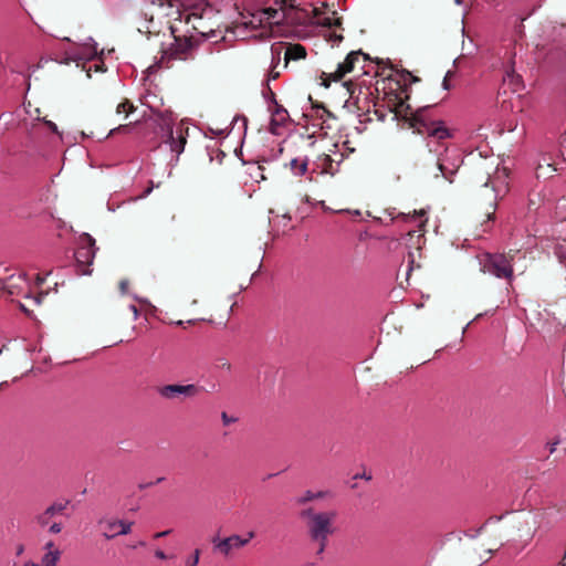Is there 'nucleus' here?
Instances as JSON below:
<instances>
[{"instance_id":"nucleus-1","label":"nucleus","mask_w":566,"mask_h":566,"mask_svg":"<svg viewBox=\"0 0 566 566\" xmlns=\"http://www.w3.org/2000/svg\"><path fill=\"white\" fill-rule=\"evenodd\" d=\"M275 7H256L245 9L242 13L243 24L247 28L256 29L265 24H286L294 27L329 25L328 18H321L317 8L311 3L303 7L295 0H274Z\"/></svg>"},{"instance_id":"nucleus-2","label":"nucleus","mask_w":566,"mask_h":566,"mask_svg":"<svg viewBox=\"0 0 566 566\" xmlns=\"http://www.w3.org/2000/svg\"><path fill=\"white\" fill-rule=\"evenodd\" d=\"M150 125L155 134L161 138V143L169 147L171 153L169 166H177L180 155L185 151L189 127L184 123L174 125L171 116L164 113H159L158 116L150 122Z\"/></svg>"},{"instance_id":"nucleus-3","label":"nucleus","mask_w":566,"mask_h":566,"mask_svg":"<svg viewBox=\"0 0 566 566\" xmlns=\"http://www.w3.org/2000/svg\"><path fill=\"white\" fill-rule=\"evenodd\" d=\"M300 518L305 522L307 534L312 542L317 543L316 555L321 556L328 542V536L334 533L335 511L317 512L313 507L304 509L300 512Z\"/></svg>"},{"instance_id":"nucleus-4","label":"nucleus","mask_w":566,"mask_h":566,"mask_svg":"<svg viewBox=\"0 0 566 566\" xmlns=\"http://www.w3.org/2000/svg\"><path fill=\"white\" fill-rule=\"evenodd\" d=\"M172 34V42L161 48V55L159 61L149 66V70L170 69L175 61H190L193 60L199 46V43L191 36L176 35L175 29L170 27Z\"/></svg>"},{"instance_id":"nucleus-5","label":"nucleus","mask_w":566,"mask_h":566,"mask_svg":"<svg viewBox=\"0 0 566 566\" xmlns=\"http://www.w3.org/2000/svg\"><path fill=\"white\" fill-rule=\"evenodd\" d=\"M411 127L419 134H427L429 137L446 139L451 137L450 130L442 120H430L427 116V109H418L411 117Z\"/></svg>"},{"instance_id":"nucleus-6","label":"nucleus","mask_w":566,"mask_h":566,"mask_svg":"<svg viewBox=\"0 0 566 566\" xmlns=\"http://www.w3.org/2000/svg\"><path fill=\"white\" fill-rule=\"evenodd\" d=\"M482 271L494 275L497 279H513V266L502 253H484L480 258Z\"/></svg>"},{"instance_id":"nucleus-7","label":"nucleus","mask_w":566,"mask_h":566,"mask_svg":"<svg viewBox=\"0 0 566 566\" xmlns=\"http://www.w3.org/2000/svg\"><path fill=\"white\" fill-rule=\"evenodd\" d=\"M96 250L95 240L88 233H84L82 237V244L74 253L81 274H91L92 271L90 270V266L94 261Z\"/></svg>"},{"instance_id":"nucleus-8","label":"nucleus","mask_w":566,"mask_h":566,"mask_svg":"<svg viewBox=\"0 0 566 566\" xmlns=\"http://www.w3.org/2000/svg\"><path fill=\"white\" fill-rule=\"evenodd\" d=\"M253 537L254 532H249L244 538L240 535H231L226 538L216 537L212 539V544L216 551L228 556L232 549L245 546Z\"/></svg>"},{"instance_id":"nucleus-9","label":"nucleus","mask_w":566,"mask_h":566,"mask_svg":"<svg viewBox=\"0 0 566 566\" xmlns=\"http://www.w3.org/2000/svg\"><path fill=\"white\" fill-rule=\"evenodd\" d=\"M67 57L72 61H92L98 55L97 43L93 38L87 40L66 52Z\"/></svg>"},{"instance_id":"nucleus-10","label":"nucleus","mask_w":566,"mask_h":566,"mask_svg":"<svg viewBox=\"0 0 566 566\" xmlns=\"http://www.w3.org/2000/svg\"><path fill=\"white\" fill-rule=\"evenodd\" d=\"M269 112L271 113L269 130L271 134L279 136L282 134V128L285 127L290 119L289 112L280 104L270 107Z\"/></svg>"},{"instance_id":"nucleus-11","label":"nucleus","mask_w":566,"mask_h":566,"mask_svg":"<svg viewBox=\"0 0 566 566\" xmlns=\"http://www.w3.org/2000/svg\"><path fill=\"white\" fill-rule=\"evenodd\" d=\"M198 392V389L195 385H167L159 388V395L167 399H174L179 395H184L187 397L195 396Z\"/></svg>"},{"instance_id":"nucleus-12","label":"nucleus","mask_w":566,"mask_h":566,"mask_svg":"<svg viewBox=\"0 0 566 566\" xmlns=\"http://www.w3.org/2000/svg\"><path fill=\"white\" fill-rule=\"evenodd\" d=\"M360 55H363L361 51L350 52L345 61L337 65V70L331 73V78L335 82L342 80L347 73L354 70L355 63L359 60Z\"/></svg>"},{"instance_id":"nucleus-13","label":"nucleus","mask_w":566,"mask_h":566,"mask_svg":"<svg viewBox=\"0 0 566 566\" xmlns=\"http://www.w3.org/2000/svg\"><path fill=\"white\" fill-rule=\"evenodd\" d=\"M311 116L321 120V123H317L316 125H319L322 129H332V122L336 119L333 113L318 103L312 105Z\"/></svg>"},{"instance_id":"nucleus-14","label":"nucleus","mask_w":566,"mask_h":566,"mask_svg":"<svg viewBox=\"0 0 566 566\" xmlns=\"http://www.w3.org/2000/svg\"><path fill=\"white\" fill-rule=\"evenodd\" d=\"M133 523L125 521H112L107 523L109 533H104L106 538H113L117 535H126L130 532Z\"/></svg>"},{"instance_id":"nucleus-15","label":"nucleus","mask_w":566,"mask_h":566,"mask_svg":"<svg viewBox=\"0 0 566 566\" xmlns=\"http://www.w3.org/2000/svg\"><path fill=\"white\" fill-rule=\"evenodd\" d=\"M305 56H306V50L303 45L293 44V45L285 46V50H284L285 66L287 65L289 61L305 59Z\"/></svg>"},{"instance_id":"nucleus-16","label":"nucleus","mask_w":566,"mask_h":566,"mask_svg":"<svg viewBox=\"0 0 566 566\" xmlns=\"http://www.w3.org/2000/svg\"><path fill=\"white\" fill-rule=\"evenodd\" d=\"M308 158H293L290 161V168L294 176H303L307 171Z\"/></svg>"},{"instance_id":"nucleus-17","label":"nucleus","mask_w":566,"mask_h":566,"mask_svg":"<svg viewBox=\"0 0 566 566\" xmlns=\"http://www.w3.org/2000/svg\"><path fill=\"white\" fill-rule=\"evenodd\" d=\"M503 82L507 83L514 92L518 91L523 86L522 77L515 74L514 70L506 71Z\"/></svg>"},{"instance_id":"nucleus-18","label":"nucleus","mask_w":566,"mask_h":566,"mask_svg":"<svg viewBox=\"0 0 566 566\" xmlns=\"http://www.w3.org/2000/svg\"><path fill=\"white\" fill-rule=\"evenodd\" d=\"M60 558L61 551L59 548H54L42 556L40 566H56Z\"/></svg>"},{"instance_id":"nucleus-19","label":"nucleus","mask_w":566,"mask_h":566,"mask_svg":"<svg viewBox=\"0 0 566 566\" xmlns=\"http://www.w3.org/2000/svg\"><path fill=\"white\" fill-rule=\"evenodd\" d=\"M285 44L284 43H274L271 45V65L273 69H276L279 63L281 62V55L284 54Z\"/></svg>"},{"instance_id":"nucleus-20","label":"nucleus","mask_w":566,"mask_h":566,"mask_svg":"<svg viewBox=\"0 0 566 566\" xmlns=\"http://www.w3.org/2000/svg\"><path fill=\"white\" fill-rule=\"evenodd\" d=\"M214 12L211 4L205 2V3H198L193 6L192 11L190 15L197 17V18H203L207 15H210Z\"/></svg>"},{"instance_id":"nucleus-21","label":"nucleus","mask_w":566,"mask_h":566,"mask_svg":"<svg viewBox=\"0 0 566 566\" xmlns=\"http://www.w3.org/2000/svg\"><path fill=\"white\" fill-rule=\"evenodd\" d=\"M327 495V492H324V491H319V492H313L311 490H307L303 493L302 496H300L297 500H296V503L297 504H305L310 501H313V500H316V499H323Z\"/></svg>"},{"instance_id":"nucleus-22","label":"nucleus","mask_w":566,"mask_h":566,"mask_svg":"<svg viewBox=\"0 0 566 566\" xmlns=\"http://www.w3.org/2000/svg\"><path fill=\"white\" fill-rule=\"evenodd\" d=\"M262 95L268 104V109L270 107H273V105L279 104L275 98L274 92L270 87V84H265V87H263V90H262Z\"/></svg>"},{"instance_id":"nucleus-23","label":"nucleus","mask_w":566,"mask_h":566,"mask_svg":"<svg viewBox=\"0 0 566 566\" xmlns=\"http://www.w3.org/2000/svg\"><path fill=\"white\" fill-rule=\"evenodd\" d=\"M67 504H69V501L53 503L45 510V515L54 516L55 514L64 511L66 509Z\"/></svg>"},{"instance_id":"nucleus-24","label":"nucleus","mask_w":566,"mask_h":566,"mask_svg":"<svg viewBox=\"0 0 566 566\" xmlns=\"http://www.w3.org/2000/svg\"><path fill=\"white\" fill-rule=\"evenodd\" d=\"M438 169L441 172V176L448 180L449 182L453 181V176L457 174V169H450L444 166L443 163H438Z\"/></svg>"},{"instance_id":"nucleus-25","label":"nucleus","mask_w":566,"mask_h":566,"mask_svg":"<svg viewBox=\"0 0 566 566\" xmlns=\"http://www.w3.org/2000/svg\"><path fill=\"white\" fill-rule=\"evenodd\" d=\"M399 217L402 218L403 221L408 222V221H415L417 222L418 226H422L424 223V212L423 211H420L419 213H416L413 216H410V214H400Z\"/></svg>"},{"instance_id":"nucleus-26","label":"nucleus","mask_w":566,"mask_h":566,"mask_svg":"<svg viewBox=\"0 0 566 566\" xmlns=\"http://www.w3.org/2000/svg\"><path fill=\"white\" fill-rule=\"evenodd\" d=\"M132 129H133V125L132 124L119 125V126L111 129L108 135H114V134H117V133L128 134V133L132 132Z\"/></svg>"},{"instance_id":"nucleus-27","label":"nucleus","mask_w":566,"mask_h":566,"mask_svg":"<svg viewBox=\"0 0 566 566\" xmlns=\"http://www.w3.org/2000/svg\"><path fill=\"white\" fill-rule=\"evenodd\" d=\"M323 161H324L323 171H324V172H328V174H332V175H333V174H334V170H333V167H332V165H333V159H332V157H331L329 155H326V156L324 157Z\"/></svg>"},{"instance_id":"nucleus-28","label":"nucleus","mask_w":566,"mask_h":566,"mask_svg":"<svg viewBox=\"0 0 566 566\" xmlns=\"http://www.w3.org/2000/svg\"><path fill=\"white\" fill-rule=\"evenodd\" d=\"M127 109L129 112H133L135 109L134 105L129 101H125L123 103H119L117 108H116V112L119 114V113L126 112Z\"/></svg>"},{"instance_id":"nucleus-29","label":"nucleus","mask_w":566,"mask_h":566,"mask_svg":"<svg viewBox=\"0 0 566 566\" xmlns=\"http://www.w3.org/2000/svg\"><path fill=\"white\" fill-rule=\"evenodd\" d=\"M238 122H241L242 123V129H243V133L247 132V126H248V118L243 115H237L233 120H232V125H235ZM234 126H232L233 128Z\"/></svg>"},{"instance_id":"nucleus-30","label":"nucleus","mask_w":566,"mask_h":566,"mask_svg":"<svg viewBox=\"0 0 566 566\" xmlns=\"http://www.w3.org/2000/svg\"><path fill=\"white\" fill-rule=\"evenodd\" d=\"M200 551L195 549L193 555L187 560V566H197L199 563Z\"/></svg>"},{"instance_id":"nucleus-31","label":"nucleus","mask_w":566,"mask_h":566,"mask_svg":"<svg viewBox=\"0 0 566 566\" xmlns=\"http://www.w3.org/2000/svg\"><path fill=\"white\" fill-rule=\"evenodd\" d=\"M280 76V72L275 71V69H273V66H270V70H269V73H268V78L265 81V84H269V82L271 80H275Z\"/></svg>"},{"instance_id":"nucleus-32","label":"nucleus","mask_w":566,"mask_h":566,"mask_svg":"<svg viewBox=\"0 0 566 566\" xmlns=\"http://www.w3.org/2000/svg\"><path fill=\"white\" fill-rule=\"evenodd\" d=\"M453 75V72L452 71H448L444 78H443V82H442V86L444 90H450V84H449V78Z\"/></svg>"},{"instance_id":"nucleus-33","label":"nucleus","mask_w":566,"mask_h":566,"mask_svg":"<svg viewBox=\"0 0 566 566\" xmlns=\"http://www.w3.org/2000/svg\"><path fill=\"white\" fill-rule=\"evenodd\" d=\"M49 517H51V516L50 515H45V512H44L43 514L38 516V523L41 526H45L49 523Z\"/></svg>"},{"instance_id":"nucleus-34","label":"nucleus","mask_w":566,"mask_h":566,"mask_svg":"<svg viewBox=\"0 0 566 566\" xmlns=\"http://www.w3.org/2000/svg\"><path fill=\"white\" fill-rule=\"evenodd\" d=\"M61 530H62V525H61L60 523H53V524L50 526V528H49V531H50L51 533H53V534H57V533H60V532H61Z\"/></svg>"},{"instance_id":"nucleus-35","label":"nucleus","mask_w":566,"mask_h":566,"mask_svg":"<svg viewBox=\"0 0 566 566\" xmlns=\"http://www.w3.org/2000/svg\"><path fill=\"white\" fill-rule=\"evenodd\" d=\"M221 418L224 426H228L235 420L234 418L228 417L227 412H222Z\"/></svg>"},{"instance_id":"nucleus-36","label":"nucleus","mask_w":566,"mask_h":566,"mask_svg":"<svg viewBox=\"0 0 566 566\" xmlns=\"http://www.w3.org/2000/svg\"><path fill=\"white\" fill-rule=\"evenodd\" d=\"M558 443H559V440H556L554 442H548L547 443V448H548L549 454H553L556 451V447H557Z\"/></svg>"},{"instance_id":"nucleus-37","label":"nucleus","mask_w":566,"mask_h":566,"mask_svg":"<svg viewBox=\"0 0 566 566\" xmlns=\"http://www.w3.org/2000/svg\"><path fill=\"white\" fill-rule=\"evenodd\" d=\"M145 1L153 6H159V7H163L167 2V0H145Z\"/></svg>"},{"instance_id":"nucleus-38","label":"nucleus","mask_w":566,"mask_h":566,"mask_svg":"<svg viewBox=\"0 0 566 566\" xmlns=\"http://www.w3.org/2000/svg\"><path fill=\"white\" fill-rule=\"evenodd\" d=\"M170 532H171L170 530L163 531V532L156 533V534L154 535V537H155V538H161V537H165V536H167L168 534H170Z\"/></svg>"},{"instance_id":"nucleus-39","label":"nucleus","mask_w":566,"mask_h":566,"mask_svg":"<svg viewBox=\"0 0 566 566\" xmlns=\"http://www.w3.org/2000/svg\"><path fill=\"white\" fill-rule=\"evenodd\" d=\"M164 480H165V478H158V479L156 480V482H150V483H147V484H140V485H139V488H140V489H144V488H146V486H150V485H153V484L160 483V482H163Z\"/></svg>"},{"instance_id":"nucleus-40","label":"nucleus","mask_w":566,"mask_h":566,"mask_svg":"<svg viewBox=\"0 0 566 566\" xmlns=\"http://www.w3.org/2000/svg\"><path fill=\"white\" fill-rule=\"evenodd\" d=\"M155 556L159 559H166L167 558V555L161 551V549H157L155 552Z\"/></svg>"},{"instance_id":"nucleus-41","label":"nucleus","mask_w":566,"mask_h":566,"mask_svg":"<svg viewBox=\"0 0 566 566\" xmlns=\"http://www.w3.org/2000/svg\"><path fill=\"white\" fill-rule=\"evenodd\" d=\"M129 310L133 312L134 318L137 319L138 315H139L137 306L136 305H129Z\"/></svg>"},{"instance_id":"nucleus-42","label":"nucleus","mask_w":566,"mask_h":566,"mask_svg":"<svg viewBox=\"0 0 566 566\" xmlns=\"http://www.w3.org/2000/svg\"><path fill=\"white\" fill-rule=\"evenodd\" d=\"M44 548L50 552V551H53L55 547L54 543L52 541L48 542L44 546Z\"/></svg>"},{"instance_id":"nucleus-43","label":"nucleus","mask_w":566,"mask_h":566,"mask_svg":"<svg viewBox=\"0 0 566 566\" xmlns=\"http://www.w3.org/2000/svg\"><path fill=\"white\" fill-rule=\"evenodd\" d=\"M220 367L223 368V369L230 370L231 365L227 360H222L221 364H220Z\"/></svg>"},{"instance_id":"nucleus-44","label":"nucleus","mask_w":566,"mask_h":566,"mask_svg":"<svg viewBox=\"0 0 566 566\" xmlns=\"http://www.w3.org/2000/svg\"><path fill=\"white\" fill-rule=\"evenodd\" d=\"M151 190H153V187L147 188V189H146V190H145L140 196H139V198H145V197H147V196L151 192Z\"/></svg>"},{"instance_id":"nucleus-45","label":"nucleus","mask_w":566,"mask_h":566,"mask_svg":"<svg viewBox=\"0 0 566 566\" xmlns=\"http://www.w3.org/2000/svg\"><path fill=\"white\" fill-rule=\"evenodd\" d=\"M48 126L50 127V129H51L52 132H54V133H56V132H57V127H56V125H55L54 123H52V122H48Z\"/></svg>"},{"instance_id":"nucleus-46","label":"nucleus","mask_w":566,"mask_h":566,"mask_svg":"<svg viewBox=\"0 0 566 566\" xmlns=\"http://www.w3.org/2000/svg\"><path fill=\"white\" fill-rule=\"evenodd\" d=\"M127 285H128V283H127L126 281H122V282H120V289H122V291H125V290H126V287H127Z\"/></svg>"},{"instance_id":"nucleus-47","label":"nucleus","mask_w":566,"mask_h":566,"mask_svg":"<svg viewBox=\"0 0 566 566\" xmlns=\"http://www.w3.org/2000/svg\"><path fill=\"white\" fill-rule=\"evenodd\" d=\"M223 157H224V153H223V151H221V150H218V158H219V161H221Z\"/></svg>"},{"instance_id":"nucleus-48","label":"nucleus","mask_w":566,"mask_h":566,"mask_svg":"<svg viewBox=\"0 0 566 566\" xmlns=\"http://www.w3.org/2000/svg\"><path fill=\"white\" fill-rule=\"evenodd\" d=\"M23 566H40V565L34 562H27Z\"/></svg>"},{"instance_id":"nucleus-49","label":"nucleus","mask_w":566,"mask_h":566,"mask_svg":"<svg viewBox=\"0 0 566 566\" xmlns=\"http://www.w3.org/2000/svg\"><path fill=\"white\" fill-rule=\"evenodd\" d=\"M376 114L378 115L380 120L385 119V115L382 113H378V111H376Z\"/></svg>"},{"instance_id":"nucleus-50","label":"nucleus","mask_w":566,"mask_h":566,"mask_svg":"<svg viewBox=\"0 0 566 566\" xmlns=\"http://www.w3.org/2000/svg\"><path fill=\"white\" fill-rule=\"evenodd\" d=\"M501 518H502L501 516H493V517H490V520H489V521H492V520H494V521H500Z\"/></svg>"},{"instance_id":"nucleus-51","label":"nucleus","mask_w":566,"mask_h":566,"mask_svg":"<svg viewBox=\"0 0 566 566\" xmlns=\"http://www.w3.org/2000/svg\"><path fill=\"white\" fill-rule=\"evenodd\" d=\"M463 1L464 0H454V3L458 4V6H461V4H463Z\"/></svg>"},{"instance_id":"nucleus-52","label":"nucleus","mask_w":566,"mask_h":566,"mask_svg":"<svg viewBox=\"0 0 566 566\" xmlns=\"http://www.w3.org/2000/svg\"><path fill=\"white\" fill-rule=\"evenodd\" d=\"M22 552H23V546H22V545H20V546H19V548H18V552H17V553H18V555H19V554H21Z\"/></svg>"},{"instance_id":"nucleus-53","label":"nucleus","mask_w":566,"mask_h":566,"mask_svg":"<svg viewBox=\"0 0 566 566\" xmlns=\"http://www.w3.org/2000/svg\"><path fill=\"white\" fill-rule=\"evenodd\" d=\"M343 39L342 35H335V41H340Z\"/></svg>"},{"instance_id":"nucleus-54","label":"nucleus","mask_w":566,"mask_h":566,"mask_svg":"<svg viewBox=\"0 0 566 566\" xmlns=\"http://www.w3.org/2000/svg\"><path fill=\"white\" fill-rule=\"evenodd\" d=\"M491 220H493V214H492V213H489V214H488V221H491Z\"/></svg>"},{"instance_id":"nucleus-55","label":"nucleus","mask_w":566,"mask_h":566,"mask_svg":"<svg viewBox=\"0 0 566 566\" xmlns=\"http://www.w3.org/2000/svg\"><path fill=\"white\" fill-rule=\"evenodd\" d=\"M361 478H365V479H367V480H370V479H371V476H370V475H366L365 473L361 475Z\"/></svg>"},{"instance_id":"nucleus-56","label":"nucleus","mask_w":566,"mask_h":566,"mask_svg":"<svg viewBox=\"0 0 566 566\" xmlns=\"http://www.w3.org/2000/svg\"><path fill=\"white\" fill-rule=\"evenodd\" d=\"M214 133L218 134V135H222L223 130L221 129V130H218V132H214Z\"/></svg>"},{"instance_id":"nucleus-57","label":"nucleus","mask_w":566,"mask_h":566,"mask_svg":"<svg viewBox=\"0 0 566 566\" xmlns=\"http://www.w3.org/2000/svg\"><path fill=\"white\" fill-rule=\"evenodd\" d=\"M560 566H566V563H562Z\"/></svg>"}]
</instances>
